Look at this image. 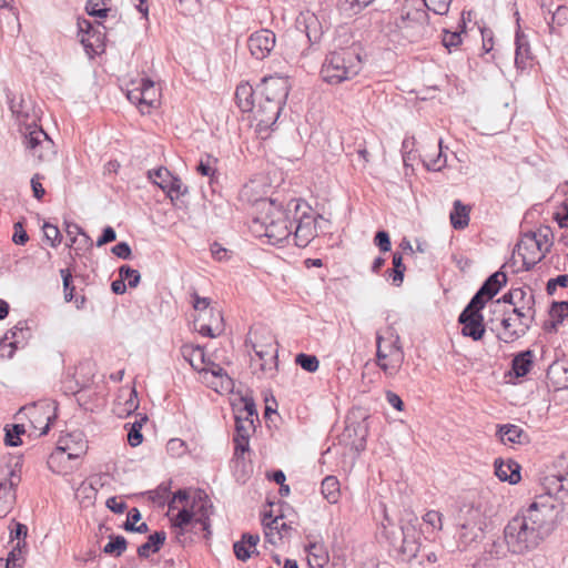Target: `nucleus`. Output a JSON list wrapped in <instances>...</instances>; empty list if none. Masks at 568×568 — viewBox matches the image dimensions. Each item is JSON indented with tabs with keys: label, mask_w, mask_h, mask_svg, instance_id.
<instances>
[{
	"label": "nucleus",
	"mask_w": 568,
	"mask_h": 568,
	"mask_svg": "<svg viewBox=\"0 0 568 568\" xmlns=\"http://www.w3.org/2000/svg\"><path fill=\"white\" fill-rule=\"evenodd\" d=\"M258 207L252 231L267 237L271 244L292 240L296 246L305 247L316 236V217L304 201L292 199L283 206L273 200H262Z\"/></svg>",
	"instance_id": "obj_1"
},
{
	"label": "nucleus",
	"mask_w": 568,
	"mask_h": 568,
	"mask_svg": "<svg viewBox=\"0 0 568 568\" xmlns=\"http://www.w3.org/2000/svg\"><path fill=\"white\" fill-rule=\"evenodd\" d=\"M554 506L532 503L504 528V542L513 555L534 551L554 529Z\"/></svg>",
	"instance_id": "obj_2"
},
{
	"label": "nucleus",
	"mask_w": 568,
	"mask_h": 568,
	"mask_svg": "<svg viewBox=\"0 0 568 568\" xmlns=\"http://www.w3.org/2000/svg\"><path fill=\"white\" fill-rule=\"evenodd\" d=\"M489 506L480 496L465 498L455 517L454 547L450 552L476 550L486 538L489 525Z\"/></svg>",
	"instance_id": "obj_3"
},
{
	"label": "nucleus",
	"mask_w": 568,
	"mask_h": 568,
	"mask_svg": "<svg viewBox=\"0 0 568 568\" xmlns=\"http://www.w3.org/2000/svg\"><path fill=\"white\" fill-rule=\"evenodd\" d=\"M10 110L23 138L26 150L39 161L49 160L54 154V143L37 124L38 114L30 99L13 98Z\"/></svg>",
	"instance_id": "obj_4"
},
{
	"label": "nucleus",
	"mask_w": 568,
	"mask_h": 568,
	"mask_svg": "<svg viewBox=\"0 0 568 568\" xmlns=\"http://www.w3.org/2000/svg\"><path fill=\"white\" fill-rule=\"evenodd\" d=\"M169 514L178 509L170 520L174 528L184 531L194 523L200 524L206 537L211 535L210 517L213 514V505L209 495L202 489H179L168 503Z\"/></svg>",
	"instance_id": "obj_5"
},
{
	"label": "nucleus",
	"mask_w": 568,
	"mask_h": 568,
	"mask_svg": "<svg viewBox=\"0 0 568 568\" xmlns=\"http://www.w3.org/2000/svg\"><path fill=\"white\" fill-rule=\"evenodd\" d=\"M428 13L423 0H405L398 16L387 18L381 31L393 42H417L430 32Z\"/></svg>",
	"instance_id": "obj_6"
},
{
	"label": "nucleus",
	"mask_w": 568,
	"mask_h": 568,
	"mask_svg": "<svg viewBox=\"0 0 568 568\" xmlns=\"http://www.w3.org/2000/svg\"><path fill=\"white\" fill-rule=\"evenodd\" d=\"M235 418L234 455L237 459H244L248 450L250 438L255 432V420H258L255 403L252 397H241L239 403L233 405Z\"/></svg>",
	"instance_id": "obj_7"
},
{
	"label": "nucleus",
	"mask_w": 568,
	"mask_h": 568,
	"mask_svg": "<svg viewBox=\"0 0 568 568\" xmlns=\"http://www.w3.org/2000/svg\"><path fill=\"white\" fill-rule=\"evenodd\" d=\"M362 69V60L352 50L334 51L326 55L322 69V79L329 84H338L353 79Z\"/></svg>",
	"instance_id": "obj_8"
},
{
	"label": "nucleus",
	"mask_w": 568,
	"mask_h": 568,
	"mask_svg": "<svg viewBox=\"0 0 568 568\" xmlns=\"http://www.w3.org/2000/svg\"><path fill=\"white\" fill-rule=\"evenodd\" d=\"M405 354L400 337L393 327L376 333V364L387 376H395L402 368Z\"/></svg>",
	"instance_id": "obj_9"
},
{
	"label": "nucleus",
	"mask_w": 568,
	"mask_h": 568,
	"mask_svg": "<svg viewBox=\"0 0 568 568\" xmlns=\"http://www.w3.org/2000/svg\"><path fill=\"white\" fill-rule=\"evenodd\" d=\"M532 316V308H514L511 313H505L499 321H491L490 329L496 332L497 338L504 343H513L524 336L529 328V318Z\"/></svg>",
	"instance_id": "obj_10"
},
{
	"label": "nucleus",
	"mask_w": 568,
	"mask_h": 568,
	"mask_svg": "<svg viewBox=\"0 0 568 568\" xmlns=\"http://www.w3.org/2000/svg\"><path fill=\"white\" fill-rule=\"evenodd\" d=\"M192 304L199 313L194 320L195 329L203 336H219L223 331L221 312L211 307L210 298L201 297L197 293L192 294Z\"/></svg>",
	"instance_id": "obj_11"
},
{
	"label": "nucleus",
	"mask_w": 568,
	"mask_h": 568,
	"mask_svg": "<svg viewBox=\"0 0 568 568\" xmlns=\"http://www.w3.org/2000/svg\"><path fill=\"white\" fill-rule=\"evenodd\" d=\"M160 88L150 79L141 78L126 84V98L141 113H150L160 104Z\"/></svg>",
	"instance_id": "obj_12"
},
{
	"label": "nucleus",
	"mask_w": 568,
	"mask_h": 568,
	"mask_svg": "<svg viewBox=\"0 0 568 568\" xmlns=\"http://www.w3.org/2000/svg\"><path fill=\"white\" fill-rule=\"evenodd\" d=\"M20 481V464H0V518L6 517L12 509L16 488Z\"/></svg>",
	"instance_id": "obj_13"
},
{
	"label": "nucleus",
	"mask_w": 568,
	"mask_h": 568,
	"mask_svg": "<svg viewBox=\"0 0 568 568\" xmlns=\"http://www.w3.org/2000/svg\"><path fill=\"white\" fill-rule=\"evenodd\" d=\"M368 435L367 418L352 413L346 417L345 428L339 436V443L352 452L358 453L365 449Z\"/></svg>",
	"instance_id": "obj_14"
},
{
	"label": "nucleus",
	"mask_w": 568,
	"mask_h": 568,
	"mask_svg": "<svg viewBox=\"0 0 568 568\" xmlns=\"http://www.w3.org/2000/svg\"><path fill=\"white\" fill-rule=\"evenodd\" d=\"M77 24L78 37L87 54L92 58L103 52L105 39V33L103 32L104 27L101 24L94 26L85 18H79Z\"/></svg>",
	"instance_id": "obj_15"
},
{
	"label": "nucleus",
	"mask_w": 568,
	"mask_h": 568,
	"mask_svg": "<svg viewBox=\"0 0 568 568\" xmlns=\"http://www.w3.org/2000/svg\"><path fill=\"white\" fill-rule=\"evenodd\" d=\"M484 306L474 305L470 301L469 304L459 315V323L463 325L462 334L470 337L474 341H480L485 334V325L483 323V315L480 311Z\"/></svg>",
	"instance_id": "obj_16"
},
{
	"label": "nucleus",
	"mask_w": 568,
	"mask_h": 568,
	"mask_svg": "<svg viewBox=\"0 0 568 568\" xmlns=\"http://www.w3.org/2000/svg\"><path fill=\"white\" fill-rule=\"evenodd\" d=\"M284 515L281 514L273 517L272 514H265L262 524L264 526V535L267 542L277 545L284 538H290L292 531L296 529L295 523L290 520L288 523L283 521Z\"/></svg>",
	"instance_id": "obj_17"
},
{
	"label": "nucleus",
	"mask_w": 568,
	"mask_h": 568,
	"mask_svg": "<svg viewBox=\"0 0 568 568\" xmlns=\"http://www.w3.org/2000/svg\"><path fill=\"white\" fill-rule=\"evenodd\" d=\"M290 92L288 79L284 77H268L262 80V94L264 100L271 101V111L277 105L284 106Z\"/></svg>",
	"instance_id": "obj_18"
},
{
	"label": "nucleus",
	"mask_w": 568,
	"mask_h": 568,
	"mask_svg": "<svg viewBox=\"0 0 568 568\" xmlns=\"http://www.w3.org/2000/svg\"><path fill=\"white\" fill-rule=\"evenodd\" d=\"M275 42L276 38L274 32L268 29H261L250 36L247 45L251 54L255 59L263 60L270 55L275 47Z\"/></svg>",
	"instance_id": "obj_19"
},
{
	"label": "nucleus",
	"mask_w": 568,
	"mask_h": 568,
	"mask_svg": "<svg viewBox=\"0 0 568 568\" xmlns=\"http://www.w3.org/2000/svg\"><path fill=\"white\" fill-rule=\"evenodd\" d=\"M271 101H261L257 108L253 109L254 120L256 121V132L264 139L267 136L268 130L276 123L283 106L277 105L271 111Z\"/></svg>",
	"instance_id": "obj_20"
},
{
	"label": "nucleus",
	"mask_w": 568,
	"mask_h": 568,
	"mask_svg": "<svg viewBox=\"0 0 568 568\" xmlns=\"http://www.w3.org/2000/svg\"><path fill=\"white\" fill-rule=\"evenodd\" d=\"M507 283V276L503 271L491 274L470 300L474 305L485 306V303L493 298Z\"/></svg>",
	"instance_id": "obj_21"
},
{
	"label": "nucleus",
	"mask_w": 568,
	"mask_h": 568,
	"mask_svg": "<svg viewBox=\"0 0 568 568\" xmlns=\"http://www.w3.org/2000/svg\"><path fill=\"white\" fill-rule=\"evenodd\" d=\"M140 405L138 393L134 387L120 388L112 412L120 418H125L134 413Z\"/></svg>",
	"instance_id": "obj_22"
},
{
	"label": "nucleus",
	"mask_w": 568,
	"mask_h": 568,
	"mask_svg": "<svg viewBox=\"0 0 568 568\" xmlns=\"http://www.w3.org/2000/svg\"><path fill=\"white\" fill-rule=\"evenodd\" d=\"M148 175L149 179L169 196L172 197L173 194L179 195L181 193V180L174 176L166 168L149 171Z\"/></svg>",
	"instance_id": "obj_23"
},
{
	"label": "nucleus",
	"mask_w": 568,
	"mask_h": 568,
	"mask_svg": "<svg viewBox=\"0 0 568 568\" xmlns=\"http://www.w3.org/2000/svg\"><path fill=\"white\" fill-rule=\"evenodd\" d=\"M535 243L529 234L526 233L516 246V254L521 258L526 270H529L542 260V253L539 252Z\"/></svg>",
	"instance_id": "obj_24"
},
{
	"label": "nucleus",
	"mask_w": 568,
	"mask_h": 568,
	"mask_svg": "<svg viewBox=\"0 0 568 568\" xmlns=\"http://www.w3.org/2000/svg\"><path fill=\"white\" fill-rule=\"evenodd\" d=\"M297 24L304 29L311 42H320L324 31L323 26L315 13L308 10L301 12L297 18Z\"/></svg>",
	"instance_id": "obj_25"
},
{
	"label": "nucleus",
	"mask_w": 568,
	"mask_h": 568,
	"mask_svg": "<svg viewBox=\"0 0 568 568\" xmlns=\"http://www.w3.org/2000/svg\"><path fill=\"white\" fill-rule=\"evenodd\" d=\"M400 530L403 540L398 548V554L402 556L403 560L410 561L412 559L416 558L419 552V538L416 536V534L410 532V528L408 526L402 525Z\"/></svg>",
	"instance_id": "obj_26"
},
{
	"label": "nucleus",
	"mask_w": 568,
	"mask_h": 568,
	"mask_svg": "<svg viewBox=\"0 0 568 568\" xmlns=\"http://www.w3.org/2000/svg\"><path fill=\"white\" fill-rule=\"evenodd\" d=\"M28 328L22 324L18 323L13 326L0 341V357L1 358H11L17 349V344L19 343L18 334L23 335Z\"/></svg>",
	"instance_id": "obj_27"
},
{
	"label": "nucleus",
	"mask_w": 568,
	"mask_h": 568,
	"mask_svg": "<svg viewBox=\"0 0 568 568\" xmlns=\"http://www.w3.org/2000/svg\"><path fill=\"white\" fill-rule=\"evenodd\" d=\"M516 51H515V64L518 69L524 70L527 67V62L530 59V47L527 37L518 28L516 31Z\"/></svg>",
	"instance_id": "obj_28"
},
{
	"label": "nucleus",
	"mask_w": 568,
	"mask_h": 568,
	"mask_svg": "<svg viewBox=\"0 0 568 568\" xmlns=\"http://www.w3.org/2000/svg\"><path fill=\"white\" fill-rule=\"evenodd\" d=\"M495 475L500 481H508L515 485L520 481V464H493Z\"/></svg>",
	"instance_id": "obj_29"
},
{
	"label": "nucleus",
	"mask_w": 568,
	"mask_h": 568,
	"mask_svg": "<svg viewBox=\"0 0 568 568\" xmlns=\"http://www.w3.org/2000/svg\"><path fill=\"white\" fill-rule=\"evenodd\" d=\"M181 354L196 371H200L205 364L206 357L204 349L199 345L185 344L181 347Z\"/></svg>",
	"instance_id": "obj_30"
},
{
	"label": "nucleus",
	"mask_w": 568,
	"mask_h": 568,
	"mask_svg": "<svg viewBox=\"0 0 568 568\" xmlns=\"http://www.w3.org/2000/svg\"><path fill=\"white\" fill-rule=\"evenodd\" d=\"M534 363V353L529 349L517 354L511 363V371L516 377L526 376Z\"/></svg>",
	"instance_id": "obj_31"
},
{
	"label": "nucleus",
	"mask_w": 568,
	"mask_h": 568,
	"mask_svg": "<svg viewBox=\"0 0 568 568\" xmlns=\"http://www.w3.org/2000/svg\"><path fill=\"white\" fill-rule=\"evenodd\" d=\"M166 539L164 531H155L150 535L148 541L139 546L138 555L141 558H148L151 554L158 552Z\"/></svg>",
	"instance_id": "obj_32"
},
{
	"label": "nucleus",
	"mask_w": 568,
	"mask_h": 568,
	"mask_svg": "<svg viewBox=\"0 0 568 568\" xmlns=\"http://www.w3.org/2000/svg\"><path fill=\"white\" fill-rule=\"evenodd\" d=\"M254 90L248 83H241L236 87L235 99L243 112H251L254 109Z\"/></svg>",
	"instance_id": "obj_33"
},
{
	"label": "nucleus",
	"mask_w": 568,
	"mask_h": 568,
	"mask_svg": "<svg viewBox=\"0 0 568 568\" xmlns=\"http://www.w3.org/2000/svg\"><path fill=\"white\" fill-rule=\"evenodd\" d=\"M321 493L329 504H336L341 497L339 481L335 476L322 480Z\"/></svg>",
	"instance_id": "obj_34"
},
{
	"label": "nucleus",
	"mask_w": 568,
	"mask_h": 568,
	"mask_svg": "<svg viewBox=\"0 0 568 568\" xmlns=\"http://www.w3.org/2000/svg\"><path fill=\"white\" fill-rule=\"evenodd\" d=\"M450 223L456 230H463L469 223V209L459 200L454 202V209L450 212Z\"/></svg>",
	"instance_id": "obj_35"
},
{
	"label": "nucleus",
	"mask_w": 568,
	"mask_h": 568,
	"mask_svg": "<svg viewBox=\"0 0 568 568\" xmlns=\"http://www.w3.org/2000/svg\"><path fill=\"white\" fill-rule=\"evenodd\" d=\"M139 417L134 423H128L124 426L128 430V442L132 447H136L142 443V427L148 422L146 415L139 414Z\"/></svg>",
	"instance_id": "obj_36"
},
{
	"label": "nucleus",
	"mask_w": 568,
	"mask_h": 568,
	"mask_svg": "<svg viewBox=\"0 0 568 568\" xmlns=\"http://www.w3.org/2000/svg\"><path fill=\"white\" fill-rule=\"evenodd\" d=\"M201 374H203L204 379L209 382V375H211L213 378L220 379V385L222 387L226 384H230L231 379L225 374L224 369L214 362L206 359L205 364L201 367L199 371Z\"/></svg>",
	"instance_id": "obj_37"
},
{
	"label": "nucleus",
	"mask_w": 568,
	"mask_h": 568,
	"mask_svg": "<svg viewBox=\"0 0 568 568\" xmlns=\"http://www.w3.org/2000/svg\"><path fill=\"white\" fill-rule=\"evenodd\" d=\"M252 367L254 374L258 377H272L277 368V356H272L271 361L267 358L262 361L252 359Z\"/></svg>",
	"instance_id": "obj_38"
},
{
	"label": "nucleus",
	"mask_w": 568,
	"mask_h": 568,
	"mask_svg": "<svg viewBox=\"0 0 568 568\" xmlns=\"http://www.w3.org/2000/svg\"><path fill=\"white\" fill-rule=\"evenodd\" d=\"M532 242H536L537 248L542 253V258L549 252L552 241L549 229H540L536 232L528 233Z\"/></svg>",
	"instance_id": "obj_39"
},
{
	"label": "nucleus",
	"mask_w": 568,
	"mask_h": 568,
	"mask_svg": "<svg viewBox=\"0 0 568 568\" xmlns=\"http://www.w3.org/2000/svg\"><path fill=\"white\" fill-rule=\"evenodd\" d=\"M405 265L403 264V257L399 253L393 255V268L389 271V277L394 285L399 286L404 280Z\"/></svg>",
	"instance_id": "obj_40"
},
{
	"label": "nucleus",
	"mask_w": 568,
	"mask_h": 568,
	"mask_svg": "<svg viewBox=\"0 0 568 568\" xmlns=\"http://www.w3.org/2000/svg\"><path fill=\"white\" fill-rule=\"evenodd\" d=\"M126 539L123 536H111L110 541L104 546L103 551L108 555L121 556L126 549Z\"/></svg>",
	"instance_id": "obj_41"
},
{
	"label": "nucleus",
	"mask_w": 568,
	"mask_h": 568,
	"mask_svg": "<svg viewBox=\"0 0 568 568\" xmlns=\"http://www.w3.org/2000/svg\"><path fill=\"white\" fill-rule=\"evenodd\" d=\"M252 349L253 351H264L271 347H276V343L274 337L270 333L258 334L257 332L253 333Z\"/></svg>",
	"instance_id": "obj_42"
},
{
	"label": "nucleus",
	"mask_w": 568,
	"mask_h": 568,
	"mask_svg": "<svg viewBox=\"0 0 568 568\" xmlns=\"http://www.w3.org/2000/svg\"><path fill=\"white\" fill-rule=\"evenodd\" d=\"M513 291V305L514 308L523 307V312H527V307H531L534 300L532 294L527 293L523 288H514Z\"/></svg>",
	"instance_id": "obj_43"
},
{
	"label": "nucleus",
	"mask_w": 568,
	"mask_h": 568,
	"mask_svg": "<svg viewBox=\"0 0 568 568\" xmlns=\"http://www.w3.org/2000/svg\"><path fill=\"white\" fill-rule=\"evenodd\" d=\"M166 450L172 458L182 459L187 457V446L180 438H172L166 444Z\"/></svg>",
	"instance_id": "obj_44"
},
{
	"label": "nucleus",
	"mask_w": 568,
	"mask_h": 568,
	"mask_svg": "<svg viewBox=\"0 0 568 568\" xmlns=\"http://www.w3.org/2000/svg\"><path fill=\"white\" fill-rule=\"evenodd\" d=\"M438 146H439V152L436 158H434V159L424 158L423 159V163L428 171L438 172L446 166L447 159H446V155L443 154V141L442 140L438 141Z\"/></svg>",
	"instance_id": "obj_45"
},
{
	"label": "nucleus",
	"mask_w": 568,
	"mask_h": 568,
	"mask_svg": "<svg viewBox=\"0 0 568 568\" xmlns=\"http://www.w3.org/2000/svg\"><path fill=\"white\" fill-rule=\"evenodd\" d=\"M374 0H341L339 7L348 16L357 14Z\"/></svg>",
	"instance_id": "obj_46"
},
{
	"label": "nucleus",
	"mask_w": 568,
	"mask_h": 568,
	"mask_svg": "<svg viewBox=\"0 0 568 568\" xmlns=\"http://www.w3.org/2000/svg\"><path fill=\"white\" fill-rule=\"evenodd\" d=\"M295 362L297 365H300L304 371L308 373H314L320 367V361L315 355L301 353L296 355Z\"/></svg>",
	"instance_id": "obj_47"
},
{
	"label": "nucleus",
	"mask_w": 568,
	"mask_h": 568,
	"mask_svg": "<svg viewBox=\"0 0 568 568\" xmlns=\"http://www.w3.org/2000/svg\"><path fill=\"white\" fill-rule=\"evenodd\" d=\"M78 493L80 496H82L81 504L84 506L92 505L95 499V495L98 493L95 485L93 481L90 483H81V485L78 488Z\"/></svg>",
	"instance_id": "obj_48"
},
{
	"label": "nucleus",
	"mask_w": 568,
	"mask_h": 568,
	"mask_svg": "<svg viewBox=\"0 0 568 568\" xmlns=\"http://www.w3.org/2000/svg\"><path fill=\"white\" fill-rule=\"evenodd\" d=\"M170 488L171 481L162 483L154 490H150L148 493L149 498L159 506L164 505L168 499Z\"/></svg>",
	"instance_id": "obj_49"
},
{
	"label": "nucleus",
	"mask_w": 568,
	"mask_h": 568,
	"mask_svg": "<svg viewBox=\"0 0 568 568\" xmlns=\"http://www.w3.org/2000/svg\"><path fill=\"white\" fill-rule=\"evenodd\" d=\"M119 275L120 278L125 283L128 282V285L130 287H136L140 283L141 275L138 270L131 268L128 265H122L119 268Z\"/></svg>",
	"instance_id": "obj_50"
},
{
	"label": "nucleus",
	"mask_w": 568,
	"mask_h": 568,
	"mask_svg": "<svg viewBox=\"0 0 568 568\" xmlns=\"http://www.w3.org/2000/svg\"><path fill=\"white\" fill-rule=\"evenodd\" d=\"M443 514L435 509L427 510L422 517L424 524L436 531H440L443 529Z\"/></svg>",
	"instance_id": "obj_51"
},
{
	"label": "nucleus",
	"mask_w": 568,
	"mask_h": 568,
	"mask_svg": "<svg viewBox=\"0 0 568 568\" xmlns=\"http://www.w3.org/2000/svg\"><path fill=\"white\" fill-rule=\"evenodd\" d=\"M521 429L515 425H505L499 428V435L503 443H517L520 440Z\"/></svg>",
	"instance_id": "obj_52"
},
{
	"label": "nucleus",
	"mask_w": 568,
	"mask_h": 568,
	"mask_svg": "<svg viewBox=\"0 0 568 568\" xmlns=\"http://www.w3.org/2000/svg\"><path fill=\"white\" fill-rule=\"evenodd\" d=\"M24 426L21 424H16L12 428H6V437L4 442L8 446H18L21 444L20 436L24 434Z\"/></svg>",
	"instance_id": "obj_53"
},
{
	"label": "nucleus",
	"mask_w": 568,
	"mask_h": 568,
	"mask_svg": "<svg viewBox=\"0 0 568 568\" xmlns=\"http://www.w3.org/2000/svg\"><path fill=\"white\" fill-rule=\"evenodd\" d=\"M88 14L92 17H106L108 8L105 0H89L85 6Z\"/></svg>",
	"instance_id": "obj_54"
},
{
	"label": "nucleus",
	"mask_w": 568,
	"mask_h": 568,
	"mask_svg": "<svg viewBox=\"0 0 568 568\" xmlns=\"http://www.w3.org/2000/svg\"><path fill=\"white\" fill-rule=\"evenodd\" d=\"M42 230L44 239L51 244V246L57 247L61 243V234L55 225L47 222L43 224Z\"/></svg>",
	"instance_id": "obj_55"
},
{
	"label": "nucleus",
	"mask_w": 568,
	"mask_h": 568,
	"mask_svg": "<svg viewBox=\"0 0 568 568\" xmlns=\"http://www.w3.org/2000/svg\"><path fill=\"white\" fill-rule=\"evenodd\" d=\"M50 409V406L44 404V405H40V406H37L36 404H31V405H28V406H24L22 407L18 415L19 416H27L30 418L31 423L34 422L36 417L40 414V413H43V414H47Z\"/></svg>",
	"instance_id": "obj_56"
},
{
	"label": "nucleus",
	"mask_w": 568,
	"mask_h": 568,
	"mask_svg": "<svg viewBox=\"0 0 568 568\" xmlns=\"http://www.w3.org/2000/svg\"><path fill=\"white\" fill-rule=\"evenodd\" d=\"M425 9L436 14H446L449 10L452 0H423Z\"/></svg>",
	"instance_id": "obj_57"
},
{
	"label": "nucleus",
	"mask_w": 568,
	"mask_h": 568,
	"mask_svg": "<svg viewBox=\"0 0 568 568\" xmlns=\"http://www.w3.org/2000/svg\"><path fill=\"white\" fill-rule=\"evenodd\" d=\"M215 162L214 158L206 155L200 160L196 171L203 176H212L215 173Z\"/></svg>",
	"instance_id": "obj_58"
},
{
	"label": "nucleus",
	"mask_w": 568,
	"mask_h": 568,
	"mask_svg": "<svg viewBox=\"0 0 568 568\" xmlns=\"http://www.w3.org/2000/svg\"><path fill=\"white\" fill-rule=\"evenodd\" d=\"M60 274H61V277L63 281L64 300L67 302H70L73 298V292H74V286L71 285L72 274L69 270H61Z\"/></svg>",
	"instance_id": "obj_59"
},
{
	"label": "nucleus",
	"mask_w": 568,
	"mask_h": 568,
	"mask_svg": "<svg viewBox=\"0 0 568 568\" xmlns=\"http://www.w3.org/2000/svg\"><path fill=\"white\" fill-rule=\"evenodd\" d=\"M442 41L444 47L452 51V49L457 48L462 43V34L459 32L446 31Z\"/></svg>",
	"instance_id": "obj_60"
},
{
	"label": "nucleus",
	"mask_w": 568,
	"mask_h": 568,
	"mask_svg": "<svg viewBox=\"0 0 568 568\" xmlns=\"http://www.w3.org/2000/svg\"><path fill=\"white\" fill-rule=\"evenodd\" d=\"M558 286L568 287V275L567 274L558 275L557 277L550 278L548 281V283H547L548 294L552 295L556 292Z\"/></svg>",
	"instance_id": "obj_61"
},
{
	"label": "nucleus",
	"mask_w": 568,
	"mask_h": 568,
	"mask_svg": "<svg viewBox=\"0 0 568 568\" xmlns=\"http://www.w3.org/2000/svg\"><path fill=\"white\" fill-rule=\"evenodd\" d=\"M234 554L239 560L246 561L251 557V549L242 541H236L233 545Z\"/></svg>",
	"instance_id": "obj_62"
},
{
	"label": "nucleus",
	"mask_w": 568,
	"mask_h": 568,
	"mask_svg": "<svg viewBox=\"0 0 568 568\" xmlns=\"http://www.w3.org/2000/svg\"><path fill=\"white\" fill-rule=\"evenodd\" d=\"M551 316H554V318H558V322H561L566 316H568V302L554 303L551 307Z\"/></svg>",
	"instance_id": "obj_63"
},
{
	"label": "nucleus",
	"mask_w": 568,
	"mask_h": 568,
	"mask_svg": "<svg viewBox=\"0 0 568 568\" xmlns=\"http://www.w3.org/2000/svg\"><path fill=\"white\" fill-rule=\"evenodd\" d=\"M551 20L558 26H564L568 21V8L565 6H559L552 13Z\"/></svg>",
	"instance_id": "obj_64"
}]
</instances>
